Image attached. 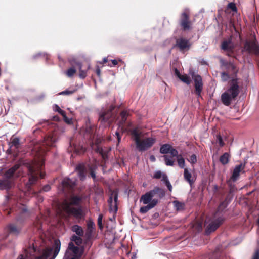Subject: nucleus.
<instances>
[{
	"mask_svg": "<svg viewBox=\"0 0 259 259\" xmlns=\"http://www.w3.org/2000/svg\"><path fill=\"white\" fill-rule=\"evenodd\" d=\"M83 197L81 195H72L57 204V213L62 216H73L79 222L84 220L85 211L80 206Z\"/></svg>",
	"mask_w": 259,
	"mask_h": 259,
	"instance_id": "1",
	"label": "nucleus"
},
{
	"mask_svg": "<svg viewBox=\"0 0 259 259\" xmlns=\"http://www.w3.org/2000/svg\"><path fill=\"white\" fill-rule=\"evenodd\" d=\"M61 247V242L59 239L54 240L52 247L45 248L42 254L36 255V249L33 246H30L24 250L17 259H54L58 255Z\"/></svg>",
	"mask_w": 259,
	"mask_h": 259,
	"instance_id": "2",
	"label": "nucleus"
},
{
	"mask_svg": "<svg viewBox=\"0 0 259 259\" xmlns=\"http://www.w3.org/2000/svg\"><path fill=\"white\" fill-rule=\"evenodd\" d=\"M46 152L44 147L36 146L33 150V154L39 158V161L33 167H29V177L28 182L26 184V188L28 191H31V186L36 183L38 178L35 170L40 169L44 165V156Z\"/></svg>",
	"mask_w": 259,
	"mask_h": 259,
	"instance_id": "3",
	"label": "nucleus"
},
{
	"mask_svg": "<svg viewBox=\"0 0 259 259\" xmlns=\"http://www.w3.org/2000/svg\"><path fill=\"white\" fill-rule=\"evenodd\" d=\"M165 195V192L161 188L158 187H155L154 189L143 195L141 198V201H142L144 204L147 205L141 207L140 212L141 213H145L150 209L153 208L158 203V199L152 198L157 196L161 198Z\"/></svg>",
	"mask_w": 259,
	"mask_h": 259,
	"instance_id": "4",
	"label": "nucleus"
},
{
	"mask_svg": "<svg viewBox=\"0 0 259 259\" xmlns=\"http://www.w3.org/2000/svg\"><path fill=\"white\" fill-rule=\"evenodd\" d=\"M131 133L133 137V140L135 142L136 148L140 152L145 151L149 149L156 141L155 138L153 137H148L141 140V138L144 137V135L138 127L132 130Z\"/></svg>",
	"mask_w": 259,
	"mask_h": 259,
	"instance_id": "5",
	"label": "nucleus"
},
{
	"mask_svg": "<svg viewBox=\"0 0 259 259\" xmlns=\"http://www.w3.org/2000/svg\"><path fill=\"white\" fill-rule=\"evenodd\" d=\"M239 86L237 81L233 80L230 88L221 95V101L226 106H229L232 100L234 99L239 94Z\"/></svg>",
	"mask_w": 259,
	"mask_h": 259,
	"instance_id": "6",
	"label": "nucleus"
},
{
	"mask_svg": "<svg viewBox=\"0 0 259 259\" xmlns=\"http://www.w3.org/2000/svg\"><path fill=\"white\" fill-rule=\"evenodd\" d=\"M226 207L225 204L223 202L219 206L218 211L215 212L214 218L207 226L206 234H209L211 232H214L223 223L224 221V218L222 215V212H220V210L223 207Z\"/></svg>",
	"mask_w": 259,
	"mask_h": 259,
	"instance_id": "7",
	"label": "nucleus"
},
{
	"mask_svg": "<svg viewBox=\"0 0 259 259\" xmlns=\"http://www.w3.org/2000/svg\"><path fill=\"white\" fill-rule=\"evenodd\" d=\"M84 250V246H76L73 242H69L67 250L65 254V258L70 259H79Z\"/></svg>",
	"mask_w": 259,
	"mask_h": 259,
	"instance_id": "8",
	"label": "nucleus"
},
{
	"mask_svg": "<svg viewBox=\"0 0 259 259\" xmlns=\"http://www.w3.org/2000/svg\"><path fill=\"white\" fill-rule=\"evenodd\" d=\"M95 230V225L92 220H89L87 221V228L84 233V244L89 247L92 244V239L94 236V233Z\"/></svg>",
	"mask_w": 259,
	"mask_h": 259,
	"instance_id": "9",
	"label": "nucleus"
},
{
	"mask_svg": "<svg viewBox=\"0 0 259 259\" xmlns=\"http://www.w3.org/2000/svg\"><path fill=\"white\" fill-rule=\"evenodd\" d=\"M21 164L17 163L13 166L8 169L4 173V177L8 180H14L20 177L22 175L20 169Z\"/></svg>",
	"mask_w": 259,
	"mask_h": 259,
	"instance_id": "10",
	"label": "nucleus"
},
{
	"mask_svg": "<svg viewBox=\"0 0 259 259\" xmlns=\"http://www.w3.org/2000/svg\"><path fill=\"white\" fill-rule=\"evenodd\" d=\"M190 74L194 81L195 92L198 96H200L203 90L202 78L200 75L195 74L194 72H191Z\"/></svg>",
	"mask_w": 259,
	"mask_h": 259,
	"instance_id": "11",
	"label": "nucleus"
},
{
	"mask_svg": "<svg viewBox=\"0 0 259 259\" xmlns=\"http://www.w3.org/2000/svg\"><path fill=\"white\" fill-rule=\"evenodd\" d=\"M114 108V107L112 106L107 111H102L100 113L99 121H100L102 124L105 123L109 124L111 122L113 115L112 111Z\"/></svg>",
	"mask_w": 259,
	"mask_h": 259,
	"instance_id": "12",
	"label": "nucleus"
},
{
	"mask_svg": "<svg viewBox=\"0 0 259 259\" xmlns=\"http://www.w3.org/2000/svg\"><path fill=\"white\" fill-rule=\"evenodd\" d=\"M245 165L246 162L241 163L235 165L231 177V179L233 182H235L238 179L240 173H245Z\"/></svg>",
	"mask_w": 259,
	"mask_h": 259,
	"instance_id": "13",
	"label": "nucleus"
},
{
	"mask_svg": "<svg viewBox=\"0 0 259 259\" xmlns=\"http://www.w3.org/2000/svg\"><path fill=\"white\" fill-rule=\"evenodd\" d=\"M244 50L249 53L259 55V46L255 41H246L244 44Z\"/></svg>",
	"mask_w": 259,
	"mask_h": 259,
	"instance_id": "14",
	"label": "nucleus"
},
{
	"mask_svg": "<svg viewBox=\"0 0 259 259\" xmlns=\"http://www.w3.org/2000/svg\"><path fill=\"white\" fill-rule=\"evenodd\" d=\"M15 185L14 182L12 180H8L4 177V179H0V190H9Z\"/></svg>",
	"mask_w": 259,
	"mask_h": 259,
	"instance_id": "15",
	"label": "nucleus"
},
{
	"mask_svg": "<svg viewBox=\"0 0 259 259\" xmlns=\"http://www.w3.org/2000/svg\"><path fill=\"white\" fill-rule=\"evenodd\" d=\"M176 46L181 51L188 50L191 46L189 41L184 38H180L176 41Z\"/></svg>",
	"mask_w": 259,
	"mask_h": 259,
	"instance_id": "16",
	"label": "nucleus"
},
{
	"mask_svg": "<svg viewBox=\"0 0 259 259\" xmlns=\"http://www.w3.org/2000/svg\"><path fill=\"white\" fill-rule=\"evenodd\" d=\"M188 168H185L184 170V178L190 186H192L194 183L196 178L192 176V175Z\"/></svg>",
	"mask_w": 259,
	"mask_h": 259,
	"instance_id": "17",
	"label": "nucleus"
},
{
	"mask_svg": "<svg viewBox=\"0 0 259 259\" xmlns=\"http://www.w3.org/2000/svg\"><path fill=\"white\" fill-rule=\"evenodd\" d=\"M118 199V197L117 195H114V202H113V199L111 197L109 198L108 200V202L109 205V209L110 211H113L114 213H116L117 211V201Z\"/></svg>",
	"mask_w": 259,
	"mask_h": 259,
	"instance_id": "18",
	"label": "nucleus"
},
{
	"mask_svg": "<svg viewBox=\"0 0 259 259\" xmlns=\"http://www.w3.org/2000/svg\"><path fill=\"white\" fill-rule=\"evenodd\" d=\"M9 145L10 146V149L14 150H18L21 146L20 139L18 137L13 136L10 140Z\"/></svg>",
	"mask_w": 259,
	"mask_h": 259,
	"instance_id": "19",
	"label": "nucleus"
},
{
	"mask_svg": "<svg viewBox=\"0 0 259 259\" xmlns=\"http://www.w3.org/2000/svg\"><path fill=\"white\" fill-rule=\"evenodd\" d=\"M62 185L64 189H70L75 185V182L69 178H65L62 182Z\"/></svg>",
	"mask_w": 259,
	"mask_h": 259,
	"instance_id": "20",
	"label": "nucleus"
},
{
	"mask_svg": "<svg viewBox=\"0 0 259 259\" xmlns=\"http://www.w3.org/2000/svg\"><path fill=\"white\" fill-rule=\"evenodd\" d=\"M222 50L226 51H232L234 48L233 44L231 39L228 40H224L221 45Z\"/></svg>",
	"mask_w": 259,
	"mask_h": 259,
	"instance_id": "21",
	"label": "nucleus"
},
{
	"mask_svg": "<svg viewBox=\"0 0 259 259\" xmlns=\"http://www.w3.org/2000/svg\"><path fill=\"white\" fill-rule=\"evenodd\" d=\"M21 227H18L16 224H11L8 226V230L9 233L14 235H17L20 232Z\"/></svg>",
	"mask_w": 259,
	"mask_h": 259,
	"instance_id": "22",
	"label": "nucleus"
},
{
	"mask_svg": "<svg viewBox=\"0 0 259 259\" xmlns=\"http://www.w3.org/2000/svg\"><path fill=\"white\" fill-rule=\"evenodd\" d=\"M55 138H54L53 136H48L45 139L42 146H45V145H46L49 147H53L55 146Z\"/></svg>",
	"mask_w": 259,
	"mask_h": 259,
	"instance_id": "23",
	"label": "nucleus"
},
{
	"mask_svg": "<svg viewBox=\"0 0 259 259\" xmlns=\"http://www.w3.org/2000/svg\"><path fill=\"white\" fill-rule=\"evenodd\" d=\"M189 20V10L188 9H185L181 14L180 25Z\"/></svg>",
	"mask_w": 259,
	"mask_h": 259,
	"instance_id": "24",
	"label": "nucleus"
},
{
	"mask_svg": "<svg viewBox=\"0 0 259 259\" xmlns=\"http://www.w3.org/2000/svg\"><path fill=\"white\" fill-rule=\"evenodd\" d=\"M71 230L75 233L76 235L83 236V230L81 226L78 225H74L71 227Z\"/></svg>",
	"mask_w": 259,
	"mask_h": 259,
	"instance_id": "25",
	"label": "nucleus"
},
{
	"mask_svg": "<svg viewBox=\"0 0 259 259\" xmlns=\"http://www.w3.org/2000/svg\"><path fill=\"white\" fill-rule=\"evenodd\" d=\"M130 111L126 110L121 112V120L119 122L120 126H122L125 123L127 118L130 116Z\"/></svg>",
	"mask_w": 259,
	"mask_h": 259,
	"instance_id": "26",
	"label": "nucleus"
},
{
	"mask_svg": "<svg viewBox=\"0 0 259 259\" xmlns=\"http://www.w3.org/2000/svg\"><path fill=\"white\" fill-rule=\"evenodd\" d=\"M76 170L78 171V176L81 180H83L85 178L84 173V166L83 164H79L76 167Z\"/></svg>",
	"mask_w": 259,
	"mask_h": 259,
	"instance_id": "27",
	"label": "nucleus"
},
{
	"mask_svg": "<svg viewBox=\"0 0 259 259\" xmlns=\"http://www.w3.org/2000/svg\"><path fill=\"white\" fill-rule=\"evenodd\" d=\"M81 237V236H80L73 235L71 237V240L74 242L77 245L80 246L82 243H84V238L82 239Z\"/></svg>",
	"mask_w": 259,
	"mask_h": 259,
	"instance_id": "28",
	"label": "nucleus"
},
{
	"mask_svg": "<svg viewBox=\"0 0 259 259\" xmlns=\"http://www.w3.org/2000/svg\"><path fill=\"white\" fill-rule=\"evenodd\" d=\"M230 155L228 152H225L220 158V161L223 165H225L229 162Z\"/></svg>",
	"mask_w": 259,
	"mask_h": 259,
	"instance_id": "29",
	"label": "nucleus"
},
{
	"mask_svg": "<svg viewBox=\"0 0 259 259\" xmlns=\"http://www.w3.org/2000/svg\"><path fill=\"white\" fill-rule=\"evenodd\" d=\"M222 65L225 66L226 68L228 69H232L234 72L237 71V69L236 68V66L235 65L231 62H225L223 60L221 61Z\"/></svg>",
	"mask_w": 259,
	"mask_h": 259,
	"instance_id": "30",
	"label": "nucleus"
},
{
	"mask_svg": "<svg viewBox=\"0 0 259 259\" xmlns=\"http://www.w3.org/2000/svg\"><path fill=\"white\" fill-rule=\"evenodd\" d=\"M77 65L79 66V76L80 78L84 79L87 76V72L88 70L90 68V66H89L87 69L84 70L82 69V64L81 63H77Z\"/></svg>",
	"mask_w": 259,
	"mask_h": 259,
	"instance_id": "31",
	"label": "nucleus"
},
{
	"mask_svg": "<svg viewBox=\"0 0 259 259\" xmlns=\"http://www.w3.org/2000/svg\"><path fill=\"white\" fill-rule=\"evenodd\" d=\"M172 147L167 144L162 145L160 149V152L162 154H167L169 152Z\"/></svg>",
	"mask_w": 259,
	"mask_h": 259,
	"instance_id": "32",
	"label": "nucleus"
},
{
	"mask_svg": "<svg viewBox=\"0 0 259 259\" xmlns=\"http://www.w3.org/2000/svg\"><path fill=\"white\" fill-rule=\"evenodd\" d=\"M179 79L187 85L191 83V78L187 74H182L181 76H179Z\"/></svg>",
	"mask_w": 259,
	"mask_h": 259,
	"instance_id": "33",
	"label": "nucleus"
},
{
	"mask_svg": "<svg viewBox=\"0 0 259 259\" xmlns=\"http://www.w3.org/2000/svg\"><path fill=\"white\" fill-rule=\"evenodd\" d=\"M177 162L179 166L181 168H185V161L184 159L182 157L181 155H179L177 158Z\"/></svg>",
	"mask_w": 259,
	"mask_h": 259,
	"instance_id": "34",
	"label": "nucleus"
},
{
	"mask_svg": "<svg viewBox=\"0 0 259 259\" xmlns=\"http://www.w3.org/2000/svg\"><path fill=\"white\" fill-rule=\"evenodd\" d=\"M163 158L165 160V164L167 166H173L174 164V160H173L171 157H169L167 155H164Z\"/></svg>",
	"mask_w": 259,
	"mask_h": 259,
	"instance_id": "35",
	"label": "nucleus"
},
{
	"mask_svg": "<svg viewBox=\"0 0 259 259\" xmlns=\"http://www.w3.org/2000/svg\"><path fill=\"white\" fill-rule=\"evenodd\" d=\"M180 26L184 31L189 30L191 27V22L189 20L186 22H184L183 24H181Z\"/></svg>",
	"mask_w": 259,
	"mask_h": 259,
	"instance_id": "36",
	"label": "nucleus"
},
{
	"mask_svg": "<svg viewBox=\"0 0 259 259\" xmlns=\"http://www.w3.org/2000/svg\"><path fill=\"white\" fill-rule=\"evenodd\" d=\"M173 204L177 210H180L184 209V204L183 203L180 202L178 201H174Z\"/></svg>",
	"mask_w": 259,
	"mask_h": 259,
	"instance_id": "37",
	"label": "nucleus"
},
{
	"mask_svg": "<svg viewBox=\"0 0 259 259\" xmlns=\"http://www.w3.org/2000/svg\"><path fill=\"white\" fill-rule=\"evenodd\" d=\"M162 181H165V184L167 186L168 190L171 191L172 190V186L170 184L169 181L167 179V177L165 174L163 175V179H161Z\"/></svg>",
	"mask_w": 259,
	"mask_h": 259,
	"instance_id": "38",
	"label": "nucleus"
},
{
	"mask_svg": "<svg viewBox=\"0 0 259 259\" xmlns=\"http://www.w3.org/2000/svg\"><path fill=\"white\" fill-rule=\"evenodd\" d=\"M216 141L220 147H222L225 145V143L223 140L222 137L220 134L216 136Z\"/></svg>",
	"mask_w": 259,
	"mask_h": 259,
	"instance_id": "39",
	"label": "nucleus"
},
{
	"mask_svg": "<svg viewBox=\"0 0 259 259\" xmlns=\"http://www.w3.org/2000/svg\"><path fill=\"white\" fill-rule=\"evenodd\" d=\"M76 72V69L74 67H71L69 68L66 71V75L68 77H72Z\"/></svg>",
	"mask_w": 259,
	"mask_h": 259,
	"instance_id": "40",
	"label": "nucleus"
},
{
	"mask_svg": "<svg viewBox=\"0 0 259 259\" xmlns=\"http://www.w3.org/2000/svg\"><path fill=\"white\" fill-rule=\"evenodd\" d=\"M164 174H162L160 171H156L153 176V178L159 179L162 178L163 179V175Z\"/></svg>",
	"mask_w": 259,
	"mask_h": 259,
	"instance_id": "41",
	"label": "nucleus"
},
{
	"mask_svg": "<svg viewBox=\"0 0 259 259\" xmlns=\"http://www.w3.org/2000/svg\"><path fill=\"white\" fill-rule=\"evenodd\" d=\"M188 160L192 164H194L197 162V156L195 154H192L188 159Z\"/></svg>",
	"mask_w": 259,
	"mask_h": 259,
	"instance_id": "42",
	"label": "nucleus"
},
{
	"mask_svg": "<svg viewBox=\"0 0 259 259\" xmlns=\"http://www.w3.org/2000/svg\"><path fill=\"white\" fill-rule=\"evenodd\" d=\"M102 218L103 215L102 214H100L98 218V225L100 230H102L103 227L102 225Z\"/></svg>",
	"mask_w": 259,
	"mask_h": 259,
	"instance_id": "43",
	"label": "nucleus"
},
{
	"mask_svg": "<svg viewBox=\"0 0 259 259\" xmlns=\"http://www.w3.org/2000/svg\"><path fill=\"white\" fill-rule=\"evenodd\" d=\"M169 153H170V154L173 157H178V156L179 155H178V151L176 149L173 148L172 147L171 148L170 150Z\"/></svg>",
	"mask_w": 259,
	"mask_h": 259,
	"instance_id": "44",
	"label": "nucleus"
},
{
	"mask_svg": "<svg viewBox=\"0 0 259 259\" xmlns=\"http://www.w3.org/2000/svg\"><path fill=\"white\" fill-rule=\"evenodd\" d=\"M75 90H65V91H62L61 92V93H60V95H70V94H72L73 93H74L75 92Z\"/></svg>",
	"mask_w": 259,
	"mask_h": 259,
	"instance_id": "45",
	"label": "nucleus"
},
{
	"mask_svg": "<svg viewBox=\"0 0 259 259\" xmlns=\"http://www.w3.org/2000/svg\"><path fill=\"white\" fill-rule=\"evenodd\" d=\"M221 78L223 81H226L229 79V76L228 73L226 72H222L221 73Z\"/></svg>",
	"mask_w": 259,
	"mask_h": 259,
	"instance_id": "46",
	"label": "nucleus"
},
{
	"mask_svg": "<svg viewBox=\"0 0 259 259\" xmlns=\"http://www.w3.org/2000/svg\"><path fill=\"white\" fill-rule=\"evenodd\" d=\"M228 7L231 9L233 11H237V8L233 3H230L228 5Z\"/></svg>",
	"mask_w": 259,
	"mask_h": 259,
	"instance_id": "47",
	"label": "nucleus"
},
{
	"mask_svg": "<svg viewBox=\"0 0 259 259\" xmlns=\"http://www.w3.org/2000/svg\"><path fill=\"white\" fill-rule=\"evenodd\" d=\"M99 152L101 154L102 158L104 159H106L107 158V154L105 152H104L103 150L102 149H98Z\"/></svg>",
	"mask_w": 259,
	"mask_h": 259,
	"instance_id": "48",
	"label": "nucleus"
},
{
	"mask_svg": "<svg viewBox=\"0 0 259 259\" xmlns=\"http://www.w3.org/2000/svg\"><path fill=\"white\" fill-rule=\"evenodd\" d=\"M51 189V187L49 185H46L42 189V191L45 192H48Z\"/></svg>",
	"mask_w": 259,
	"mask_h": 259,
	"instance_id": "49",
	"label": "nucleus"
},
{
	"mask_svg": "<svg viewBox=\"0 0 259 259\" xmlns=\"http://www.w3.org/2000/svg\"><path fill=\"white\" fill-rule=\"evenodd\" d=\"M252 259H259V250H256L253 254Z\"/></svg>",
	"mask_w": 259,
	"mask_h": 259,
	"instance_id": "50",
	"label": "nucleus"
},
{
	"mask_svg": "<svg viewBox=\"0 0 259 259\" xmlns=\"http://www.w3.org/2000/svg\"><path fill=\"white\" fill-rule=\"evenodd\" d=\"M58 113H60L64 117V119L66 118V112L65 111L60 110V111H59Z\"/></svg>",
	"mask_w": 259,
	"mask_h": 259,
	"instance_id": "51",
	"label": "nucleus"
},
{
	"mask_svg": "<svg viewBox=\"0 0 259 259\" xmlns=\"http://www.w3.org/2000/svg\"><path fill=\"white\" fill-rule=\"evenodd\" d=\"M115 135L117 136L118 143H119L121 141V137L120 136L119 133L118 131L115 132Z\"/></svg>",
	"mask_w": 259,
	"mask_h": 259,
	"instance_id": "52",
	"label": "nucleus"
},
{
	"mask_svg": "<svg viewBox=\"0 0 259 259\" xmlns=\"http://www.w3.org/2000/svg\"><path fill=\"white\" fill-rule=\"evenodd\" d=\"M90 175L91 176V177L94 180H95L96 179V174L95 173V172L92 170L91 172H90Z\"/></svg>",
	"mask_w": 259,
	"mask_h": 259,
	"instance_id": "53",
	"label": "nucleus"
},
{
	"mask_svg": "<svg viewBox=\"0 0 259 259\" xmlns=\"http://www.w3.org/2000/svg\"><path fill=\"white\" fill-rule=\"evenodd\" d=\"M112 65H109V66L111 67L114 66L118 64V61L115 59L112 60Z\"/></svg>",
	"mask_w": 259,
	"mask_h": 259,
	"instance_id": "54",
	"label": "nucleus"
},
{
	"mask_svg": "<svg viewBox=\"0 0 259 259\" xmlns=\"http://www.w3.org/2000/svg\"><path fill=\"white\" fill-rule=\"evenodd\" d=\"M175 73L179 78V76H181V75H182L180 74L179 70L177 68H176L175 69Z\"/></svg>",
	"mask_w": 259,
	"mask_h": 259,
	"instance_id": "55",
	"label": "nucleus"
},
{
	"mask_svg": "<svg viewBox=\"0 0 259 259\" xmlns=\"http://www.w3.org/2000/svg\"><path fill=\"white\" fill-rule=\"evenodd\" d=\"M54 110H55L56 111H57L59 112V111H60V110H61L60 109V108L59 107V106H58L57 105H55L54 106Z\"/></svg>",
	"mask_w": 259,
	"mask_h": 259,
	"instance_id": "56",
	"label": "nucleus"
},
{
	"mask_svg": "<svg viewBox=\"0 0 259 259\" xmlns=\"http://www.w3.org/2000/svg\"><path fill=\"white\" fill-rule=\"evenodd\" d=\"M86 132H87V133H88L89 134H92V133H93L92 127L90 126V127L89 128V129H88V128H87V130H86Z\"/></svg>",
	"mask_w": 259,
	"mask_h": 259,
	"instance_id": "57",
	"label": "nucleus"
},
{
	"mask_svg": "<svg viewBox=\"0 0 259 259\" xmlns=\"http://www.w3.org/2000/svg\"><path fill=\"white\" fill-rule=\"evenodd\" d=\"M96 73L97 74L98 76H100L101 71L99 67H98L96 70Z\"/></svg>",
	"mask_w": 259,
	"mask_h": 259,
	"instance_id": "58",
	"label": "nucleus"
},
{
	"mask_svg": "<svg viewBox=\"0 0 259 259\" xmlns=\"http://www.w3.org/2000/svg\"><path fill=\"white\" fill-rule=\"evenodd\" d=\"M150 159L151 161H155V157H154V156L153 155H151L150 157Z\"/></svg>",
	"mask_w": 259,
	"mask_h": 259,
	"instance_id": "59",
	"label": "nucleus"
},
{
	"mask_svg": "<svg viewBox=\"0 0 259 259\" xmlns=\"http://www.w3.org/2000/svg\"><path fill=\"white\" fill-rule=\"evenodd\" d=\"M107 61H108L107 58H104L103 59V62H102V63L104 64V63L107 62Z\"/></svg>",
	"mask_w": 259,
	"mask_h": 259,
	"instance_id": "60",
	"label": "nucleus"
},
{
	"mask_svg": "<svg viewBox=\"0 0 259 259\" xmlns=\"http://www.w3.org/2000/svg\"><path fill=\"white\" fill-rule=\"evenodd\" d=\"M14 150L13 149H10V146H9V148L7 150V152L9 153H12V151Z\"/></svg>",
	"mask_w": 259,
	"mask_h": 259,
	"instance_id": "61",
	"label": "nucleus"
},
{
	"mask_svg": "<svg viewBox=\"0 0 259 259\" xmlns=\"http://www.w3.org/2000/svg\"><path fill=\"white\" fill-rule=\"evenodd\" d=\"M40 177L41 178H43L44 177V175H42L41 172L40 174Z\"/></svg>",
	"mask_w": 259,
	"mask_h": 259,
	"instance_id": "62",
	"label": "nucleus"
},
{
	"mask_svg": "<svg viewBox=\"0 0 259 259\" xmlns=\"http://www.w3.org/2000/svg\"><path fill=\"white\" fill-rule=\"evenodd\" d=\"M40 55V54H38L37 55L34 56V58H36L37 56Z\"/></svg>",
	"mask_w": 259,
	"mask_h": 259,
	"instance_id": "63",
	"label": "nucleus"
},
{
	"mask_svg": "<svg viewBox=\"0 0 259 259\" xmlns=\"http://www.w3.org/2000/svg\"><path fill=\"white\" fill-rule=\"evenodd\" d=\"M199 227L201 228H202L201 223H199Z\"/></svg>",
	"mask_w": 259,
	"mask_h": 259,
	"instance_id": "64",
	"label": "nucleus"
}]
</instances>
